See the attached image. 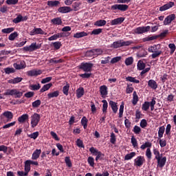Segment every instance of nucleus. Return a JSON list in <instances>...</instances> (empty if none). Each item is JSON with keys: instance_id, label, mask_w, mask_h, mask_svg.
<instances>
[{"instance_id": "obj_1", "label": "nucleus", "mask_w": 176, "mask_h": 176, "mask_svg": "<svg viewBox=\"0 0 176 176\" xmlns=\"http://www.w3.org/2000/svg\"><path fill=\"white\" fill-rule=\"evenodd\" d=\"M161 46L160 44L155 45L153 46H151L148 48V52L149 53H153L151 54L152 58H157V57L160 56V54H162V50H160Z\"/></svg>"}, {"instance_id": "obj_2", "label": "nucleus", "mask_w": 176, "mask_h": 176, "mask_svg": "<svg viewBox=\"0 0 176 176\" xmlns=\"http://www.w3.org/2000/svg\"><path fill=\"white\" fill-rule=\"evenodd\" d=\"M155 105H156V98H153L151 102L146 101L142 105V111L146 112L149 107L151 108V111L155 110Z\"/></svg>"}, {"instance_id": "obj_3", "label": "nucleus", "mask_w": 176, "mask_h": 176, "mask_svg": "<svg viewBox=\"0 0 176 176\" xmlns=\"http://www.w3.org/2000/svg\"><path fill=\"white\" fill-rule=\"evenodd\" d=\"M3 96H14L15 98H21L23 97V91H20L17 89H6Z\"/></svg>"}, {"instance_id": "obj_4", "label": "nucleus", "mask_w": 176, "mask_h": 176, "mask_svg": "<svg viewBox=\"0 0 176 176\" xmlns=\"http://www.w3.org/2000/svg\"><path fill=\"white\" fill-rule=\"evenodd\" d=\"M39 122H41V115L37 113H34L30 117V124L32 129H35L38 124H39Z\"/></svg>"}, {"instance_id": "obj_5", "label": "nucleus", "mask_w": 176, "mask_h": 176, "mask_svg": "<svg viewBox=\"0 0 176 176\" xmlns=\"http://www.w3.org/2000/svg\"><path fill=\"white\" fill-rule=\"evenodd\" d=\"M0 118L3 123H8V122H10V120L13 119V113L9 111H5L2 113Z\"/></svg>"}, {"instance_id": "obj_6", "label": "nucleus", "mask_w": 176, "mask_h": 176, "mask_svg": "<svg viewBox=\"0 0 176 176\" xmlns=\"http://www.w3.org/2000/svg\"><path fill=\"white\" fill-rule=\"evenodd\" d=\"M91 68H93V63H82L79 65V69L84 71V72H91Z\"/></svg>"}, {"instance_id": "obj_7", "label": "nucleus", "mask_w": 176, "mask_h": 176, "mask_svg": "<svg viewBox=\"0 0 176 176\" xmlns=\"http://www.w3.org/2000/svg\"><path fill=\"white\" fill-rule=\"evenodd\" d=\"M41 44L37 45L36 43H33L29 46H25L23 50L25 52H34V50H38V49H41Z\"/></svg>"}, {"instance_id": "obj_8", "label": "nucleus", "mask_w": 176, "mask_h": 176, "mask_svg": "<svg viewBox=\"0 0 176 176\" xmlns=\"http://www.w3.org/2000/svg\"><path fill=\"white\" fill-rule=\"evenodd\" d=\"M129 9V6L126 4H116L111 6V10H120L121 12H126Z\"/></svg>"}, {"instance_id": "obj_9", "label": "nucleus", "mask_w": 176, "mask_h": 176, "mask_svg": "<svg viewBox=\"0 0 176 176\" xmlns=\"http://www.w3.org/2000/svg\"><path fill=\"white\" fill-rule=\"evenodd\" d=\"M151 30V26L139 27L135 30V34H144L148 32Z\"/></svg>"}, {"instance_id": "obj_10", "label": "nucleus", "mask_w": 176, "mask_h": 176, "mask_svg": "<svg viewBox=\"0 0 176 176\" xmlns=\"http://www.w3.org/2000/svg\"><path fill=\"white\" fill-rule=\"evenodd\" d=\"M135 166H137L138 167H141L144 163H145V158L144 156H138L137 157L135 160Z\"/></svg>"}, {"instance_id": "obj_11", "label": "nucleus", "mask_w": 176, "mask_h": 176, "mask_svg": "<svg viewBox=\"0 0 176 176\" xmlns=\"http://www.w3.org/2000/svg\"><path fill=\"white\" fill-rule=\"evenodd\" d=\"M13 66L15 69H24V68L27 67V64L25 63V61L20 60L16 63H14Z\"/></svg>"}, {"instance_id": "obj_12", "label": "nucleus", "mask_w": 176, "mask_h": 176, "mask_svg": "<svg viewBox=\"0 0 176 176\" xmlns=\"http://www.w3.org/2000/svg\"><path fill=\"white\" fill-rule=\"evenodd\" d=\"M100 93L102 98H105L108 96V87L107 85H102L100 87Z\"/></svg>"}, {"instance_id": "obj_13", "label": "nucleus", "mask_w": 176, "mask_h": 176, "mask_svg": "<svg viewBox=\"0 0 176 176\" xmlns=\"http://www.w3.org/2000/svg\"><path fill=\"white\" fill-rule=\"evenodd\" d=\"M175 20V14H172L166 16L164 21V25H168L171 24V22Z\"/></svg>"}, {"instance_id": "obj_14", "label": "nucleus", "mask_w": 176, "mask_h": 176, "mask_svg": "<svg viewBox=\"0 0 176 176\" xmlns=\"http://www.w3.org/2000/svg\"><path fill=\"white\" fill-rule=\"evenodd\" d=\"M175 3L173 1H170L168 3H167L166 4L161 6L160 8V12H164L165 10H168V9H171V8H173V6H174Z\"/></svg>"}, {"instance_id": "obj_15", "label": "nucleus", "mask_w": 176, "mask_h": 176, "mask_svg": "<svg viewBox=\"0 0 176 176\" xmlns=\"http://www.w3.org/2000/svg\"><path fill=\"white\" fill-rule=\"evenodd\" d=\"M124 21V17H119L111 21V25H119Z\"/></svg>"}, {"instance_id": "obj_16", "label": "nucleus", "mask_w": 176, "mask_h": 176, "mask_svg": "<svg viewBox=\"0 0 176 176\" xmlns=\"http://www.w3.org/2000/svg\"><path fill=\"white\" fill-rule=\"evenodd\" d=\"M42 74V70H30L27 72L28 76H38Z\"/></svg>"}, {"instance_id": "obj_17", "label": "nucleus", "mask_w": 176, "mask_h": 176, "mask_svg": "<svg viewBox=\"0 0 176 176\" xmlns=\"http://www.w3.org/2000/svg\"><path fill=\"white\" fill-rule=\"evenodd\" d=\"M41 153H42V150L36 149L32 155V160H36L37 159H39V156H41Z\"/></svg>"}, {"instance_id": "obj_18", "label": "nucleus", "mask_w": 176, "mask_h": 176, "mask_svg": "<svg viewBox=\"0 0 176 176\" xmlns=\"http://www.w3.org/2000/svg\"><path fill=\"white\" fill-rule=\"evenodd\" d=\"M72 11V9L68 6L60 7L58 9V12H59V13H69V12Z\"/></svg>"}, {"instance_id": "obj_19", "label": "nucleus", "mask_w": 176, "mask_h": 176, "mask_svg": "<svg viewBox=\"0 0 176 176\" xmlns=\"http://www.w3.org/2000/svg\"><path fill=\"white\" fill-rule=\"evenodd\" d=\"M30 116H28V114H23L18 118V122H19V123H25V122L28 120Z\"/></svg>"}, {"instance_id": "obj_20", "label": "nucleus", "mask_w": 176, "mask_h": 176, "mask_svg": "<svg viewBox=\"0 0 176 176\" xmlns=\"http://www.w3.org/2000/svg\"><path fill=\"white\" fill-rule=\"evenodd\" d=\"M148 87L151 89H153V90H156L157 89V82L155 81V80H149L148 82Z\"/></svg>"}, {"instance_id": "obj_21", "label": "nucleus", "mask_w": 176, "mask_h": 176, "mask_svg": "<svg viewBox=\"0 0 176 176\" xmlns=\"http://www.w3.org/2000/svg\"><path fill=\"white\" fill-rule=\"evenodd\" d=\"M112 111L114 113L118 112V103L113 102V100H110L109 102Z\"/></svg>"}, {"instance_id": "obj_22", "label": "nucleus", "mask_w": 176, "mask_h": 176, "mask_svg": "<svg viewBox=\"0 0 176 176\" xmlns=\"http://www.w3.org/2000/svg\"><path fill=\"white\" fill-rule=\"evenodd\" d=\"M23 80V78L21 77H16L14 78L10 79L8 80V83L12 85H16V83H20Z\"/></svg>"}, {"instance_id": "obj_23", "label": "nucleus", "mask_w": 176, "mask_h": 176, "mask_svg": "<svg viewBox=\"0 0 176 176\" xmlns=\"http://www.w3.org/2000/svg\"><path fill=\"white\" fill-rule=\"evenodd\" d=\"M51 23L54 25H61L63 24V21L61 18L57 17L51 20Z\"/></svg>"}, {"instance_id": "obj_24", "label": "nucleus", "mask_w": 176, "mask_h": 176, "mask_svg": "<svg viewBox=\"0 0 176 176\" xmlns=\"http://www.w3.org/2000/svg\"><path fill=\"white\" fill-rule=\"evenodd\" d=\"M27 20V17H25L23 19V16L21 15H18L15 19H13V23H14L15 24H18V23H21V21H24Z\"/></svg>"}, {"instance_id": "obj_25", "label": "nucleus", "mask_w": 176, "mask_h": 176, "mask_svg": "<svg viewBox=\"0 0 176 176\" xmlns=\"http://www.w3.org/2000/svg\"><path fill=\"white\" fill-rule=\"evenodd\" d=\"M110 47H113V49H118L119 47H122V41L121 40H118L117 41L113 42Z\"/></svg>"}, {"instance_id": "obj_26", "label": "nucleus", "mask_w": 176, "mask_h": 176, "mask_svg": "<svg viewBox=\"0 0 176 176\" xmlns=\"http://www.w3.org/2000/svg\"><path fill=\"white\" fill-rule=\"evenodd\" d=\"M52 86H53V84L52 82L43 85V87L40 89V93H44V91H47V90H49V89H50Z\"/></svg>"}, {"instance_id": "obj_27", "label": "nucleus", "mask_w": 176, "mask_h": 176, "mask_svg": "<svg viewBox=\"0 0 176 176\" xmlns=\"http://www.w3.org/2000/svg\"><path fill=\"white\" fill-rule=\"evenodd\" d=\"M157 164L160 166V167H163L164 166V164H166V161L167 160V158H166V157H164L162 158H160L157 159Z\"/></svg>"}, {"instance_id": "obj_28", "label": "nucleus", "mask_w": 176, "mask_h": 176, "mask_svg": "<svg viewBox=\"0 0 176 176\" xmlns=\"http://www.w3.org/2000/svg\"><path fill=\"white\" fill-rule=\"evenodd\" d=\"M58 38H63V33L55 34L53 36L48 38V41H56Z\"/></svg>"}, {"instance_id": "obj_29", "label": "nucleus", "mask_w": 176, "mask_h": 176, "mask_svg": "<svg viewBox=\"0 0 176 176\" xmlns=\"http://www.w3.org/2000/svg\"><path fill=\"white\" fill-rule=\"evenodd\" d=\"M107 24V21L105 20H98L96 21L94 23V25H96V27H104V25H105Z\"/></svg>"}, {"instance_id": "obj_30", "label": "nucleus", "mask_w": 176, "mask_h": 176, "mask_svg": "<svg viewBox=\"0 0 176 176\" xmlns=\"http://www.w3.org/2000/svg\"><path fill=\"white\" fill-rule=\"evenodd\" d=\"M85 94V89L83 87H80L76 90V96L77 98H80Z\"/></svg>"}, {"instance_id": "obj_31", "label": "nucleus", "mask_w": 176, "mask_h": 176, "mask_svg": "<svg viewBox=\"0 0 176 176\" xmlns=\"http://www.w3.org/2000/svg\"><path fill=\"white\" fill-rule=\"evenodd\" d=\"M83 36H87V33L85 32H80L74 34V38H83Z\"/></svg>"}, {"instance_id": "obj_32", "label": "nucleus", "mask_w": 176, "mask_h": 176, "mask_svg": "<svg viewBox=\"0 0 176 176\" xmlns=\"http://www.w3.org/2000/svg\"><path fill=\"white\" fill-rule=\"evenodd\" d=\"M137 67H138V69H139V71H142V69H145L146 65L144 63V61L139 60L138 62Z\"/></svg>"}, {"instance_id": "obj_33", "label": "nucleus", "mask_w": 176, "mask_h": 176, "mask_svg": "<svg viewBox=\"0 0 176 176\" xmlns=\"http://www.w3.org/2000/svg\"><path fill=\"white\" fill-rule=\"evenodd\" d=\"M60 96V91H54V92H50L47 94L48 98H54V97H58Z\"/></svg>"}, {"instance_id": "obj_34", "label": "nucleus", "mask_w": 176, "mask_h": 176, "mask_svg": "<svg viewBox=\"0 0 176 176\" xmlns=\"http://www.w3.org/2000/svg\"><path fill=\"white\" fill-rule=\"evenodd\" d=\"M164 131H166V128L164 127V126H162L159 128V130H158L159 138H163V134H164Z\"/></svg>"}, {"instance_id": "obj_35", "label": "nucleus", "mask_w": 176, "mask_h": 176, "mask_svg": "<svg viewBox=\"0 0 176 176\" xmlns=\"http://www.w3.org/2000/svg\"><path fill=\"white\" fill-rule=\"evenodd\" d=\"M102 102H103V104H102V111L103 112V113H107V111L108 109V102H107L106 100H102Z\"/></svg>"}, {"instance_id": "obj_36", "label": "nucleus", "mask_w": 176, "mask_h": 176, "mask_svg": "<svg viewBox=\"0 0 176 176\" xmlns=\"http://www.w3.org/2000/svg\"><path fill=\"white\" fill-rule=\"evenodd\" d=\"M147 149L149 148L151 149V148H152V143L150 142H146L144 144H143L141 146L140 148L144 150V149Z\"/></svg>"}, {"instance_id": "obj_37", "label": "nucleus", "mask_w": 176, "mask_h": 176, "mask_svg": "<svg viewBox=\"0 0 176 176\" xmlns=\"http://www.w3.org/2000/svg\"><path fill=\"white\" fill-rule=\"evenodd\" d=\"M89 122V120L85 116H83L81 119V124L83 126V128L85 129H87V122Z\"/></svg>"}, {"instance_id": "obj_38", "label": "nucleus", "mask_w": 176, "mask_h": 176, "mask_svg": "<svg viewBox=\"0 0 176 176\" xmlns=\"http://www.w3.org/2000/svg\"><path fill=\"white\" fill-rule=\"evenodd\" d=\"M47 5H48V6H50V8H53L54 6H57V5H60V1H48Z\"/></svg>"}, {"instance_id": "obj_39", "label": "nucleus", "mask_w": 176, "mask_h": 176, "mask_svg": "<svg viewBox=\"0 0 176 176\" xmlns=\"http://www.w3.org/2000/svg\"><path fill=\"white\" fill-rule=\"evenodd\" d=\"M14 31V28H8L1 30L3 34H10Z\"/></svg>"}, {"instance_id": "obj_40", "label": "nucleus", "mask_w": 176, "mask_h": 176, "mask_svg": "<svg viewBox=\"0 0 176 176\" xmlns=\"http://www.w3.org/2000/svg\"><path fill=\"white\" fill-rule=\"evenodd\" d=\"M63 93L65 96H68L69 93V84H67L63 87Z\"/></svg>"}, {"instance_id": "obj_41", "label": "nucleus", "mask_w": 176, "mask_h": 176, "mask_svg": "<svg viewBox=\"0 0 176 176\" xmlns=\"http://www.w3.org/2000/svg\"><path fill=\"white\" fill-rule=\"evenodd\" d=\"M133 97L132 103L133 105H137V102H138V95H137V92L133 91Z\"/></svg>"}, {"instance_id": "obj_42", "label": "nucleus", "mask_w": 176, "mask_h": 176, "mask_svg": "<svg viewBox=\"0 0 176 176\" xmlns=\"http://www.w3.org/2000/svg\"><path fill=\"white\" fill-rule=\"evenodd\" d=\"M17 36H19V33H17V32H14L10 34L8 39L9 41H14Z\"/></svg>"}, {"instance_id": "obj_43", "label": "nucleus", "mask_w": 176, "mask_h": 176, "mask_svg": "<svg viewBox=\"0 0 176 176\" xmlns=\"http://www.w3.org/2000/svg\"><path fill=\"white\" fill-rule=\"evenodd\" d=\"M29 89L30 90H39V89H41V84L30 85Z\"/></svg>"}, {"instance_id": "obj_44", "label": "nucleus", "mask_w": 176, "mask_h": 176, "mask_svg": "<svg viewBox=\"0 0 176 176\" xmlns=\"http://www.w3.org/2000/svg\"><path fill=\"white\" fill-rule=\"evenodd\" d=\"M126 80H127L128 82H132V83H140L139 80H137L135 79V78L131 76L126 77Z\"/></svg>"}, {"instance_id": "obj_45", "label": "nucleus", "mask_w": 176, "mask_h": 176, "mask_svg": "<svg viewBox=\"0 0 176 176\" xmlns=\"http://www.w3.org/2000/svg\"><path fill=\"white\" fill-rule=\"evenodd\" d=\"M134 156H135V152H131L124 156V160H131V158Z\"/></svg>"}, {"instance_id": "obj_46", "label": "nucleus", "mask_w": 176, "mask_h": 176, "mask_svg": "<svg viewBox=\"0 0 176 176\" xmlns=\"http://www.w3.org/2000/svg\"><path fill=\"white\" fill-rule=\"evenodd\" d=\"M4 72L8 75H10V74H14L15 70L13 67H7L4 69Z\"/></svg>"}, {"instance_id": "obj_47", "label": "nucleus", "mask_w": 176, "mask_h": 176, "mask_svg": "<svg viewBox=\"0 0 176 176\" xmlns=\"http://www.w3.org/2000/svg\"><path fill=\"white\" fill-rule=\"evenodd\" d=\"M25 172H26L28 174L31 171V165L29 164L27 160L25 162V168H24Z\"/></svg>"}, {"instance_id": "obj_48", "label": "nucleus", "mask_w": 176, "mask_h": 176, "mask_svg": "<svg viewBox=\"0 0 176 176\" xmlns=\"http://www.w3.org/2000/svg\"><path fill=\"white\" fill-rule=\"evenodd\" d=\"M133 63H134V58H133V57H129L126 58L125 59V65L129 66V65H131V64H133Z\"/></svg>"}, {"instance_id": "obj_49", "label": "nucleus", "mask_w": 176, "mask_h": 176, "mask_svg": "<svg viewBox=\"0 0 176 176\" xmlns=\"http://www.w3.org/2000/svg\"><path fill=\"white\" fill-rule=\"evenodd\" d=\"M94 55L95 57H97L98 56H101L103 52L101 49H94Z\"/></svg>"}, {"instance_id": "obj_50", "label": "nucleus", "mask_w": 176, "mask_h": 176, "mask_svg": "<svg viewBox=\"0 0 176 176\" xmlns=\"http://www.w3.org/2000/svg\"><path fill=\"white\" fill-rule=\"evenodd\" d=\"M133 43L132 41H124L121 40V47H123V46H130V45H133Z\"/></svg>"}, {"instance_id": "obj_51", "label": "nucleus", "mask_w": 176, "mask_h": 176, "mask_svg": "<svg viewBox=\"0 0 176 176\" xmlns=\"http://www.w3.org/2000/svg\"><path fill=\"white\" fill-rule=\"evenodd\" d=\"M124 111V104L122 103L120 106L119 109V118H123V112Z\"/></svg>"}, {"instance_id": "obj_52", "label": "nucleus", "mask_w": 176, "mask_h": 176, "mask_svg": "<svg viewBox=\"0 0 176 176\" xmlns=\"http://www.w3.org/2000/svg\"><path fill=\"white\" fill-rule=\"evenodd\" d=\"M41 104H42L41 100H36V101L32 103V106L33 108H38V107L41 106Z\"/></svg>"}, {"instance_id": "obj_53", "label": "nucleus", "mask_w": 176, "mask_h": 176, "mask_svg": "<svg viewBox=\"0 0 176 176\" xmlns=\"http://www.w3.org/2000/svg\"><path fill=\"white\" fill-rule=\"evenodd\" d=\"M168 47L170 50V54H174V52L176 50V46L175 43H170Z\"/></svg>"}, {"instance_id": "obj_54", "label": "nucleus", "mask_w": 176, "mask_h": 176, "mask_svg": "<svg viewBox=\"0 0 176 176\" xmlns=\"http://www.w3.org/2000/svg\"><path fill=\"white\" fill-rule=\"evenodd\" d=\"M102 32V29L101 28H98V29H94L91 33V35H100Z\"/></svg>"}, {"instance_id": "obj_55", "label": "nucleus", "mask_w": 176, "mask_h": 176, "mask_svg": "<svg viewBox=\"0 0 176 176\" xmlns=\"http://www.w3.org/2000/svg\"><path fill=\"white\" fill-rule=\"evenodd\" d=\"M131 142L133 146V148H138V142H137V139L133 136L131 139Z\"/></svg>"}, {"instance_id": "obj_56", "label": "nucleus", "mask_w": 176, "mask_h": 176, "mask_svg": "<svg viewBox=\"0 0 176 176\" xmlns=\"http://www.w3.org/2000/svg\"><path fill=\"white\" fill-rule=\"evenodd\" d=\"M36 35H47V33H45L41 28H36Z\"/></svg>"}, {"instance_id": "obj_57", "label": "nucleus", "mask_w": 176, "mask_h": 176, "mask_svg": "<svg viewBox=\"0 0 176 176\" xmlns=\"http://www.w3.org/2000/svg\"><path fill=\"white\" fill-rule=\"evenodd\" d=\"M28 137L30 138H32L33 140H36V138H38V137H39V132L36 131L34 133H32L30 135H28Z\"/></svg>"}, {"instance_id": "obj_58", "label": "nucleus", "mask_w": 176, "mask_h": 176, "mask_svg": "<svg viewBox=\"0 0 176 176\" xmlns=\"http://www.w3.org/2000/svg\"><path fill=\"white\" fill-rule=\"evenodd\" d=\"M121 60H122V57L121 56H116V57L113 58L111 60V64H115L116 63H118V61H120Z\"/></svg>"}, {"instance_id": "obj_59", "label": "nucleus", "mask_w": 176, "mask_h": 176, "mask_svg": "<svg viewBox=\"0 0 176 176\" xmlns=\"http://www.w3.org/2000/svg\"><path fill=\"white\" fill-rule=\"evenodd\" d=\"M146 156L147 159L151 160L152 159V151H151V148H147L146 151Z\"/></svg>"}, {"instance_id": "obj_60", "label": "nucleus", "mask_w": 176, "mask_h": 176, "mask_svg": "<svg viewBox=\"0 0 176 176\" xmlns=\"http://www.w3.org/2000/svg\"><path fill=\"white\" fill-rule=\"evenodd\" d=\"M89 152H91V153H92L94 156H96L100 151L94 147H91L89 148Z\"/></svg>"}, {"instance_id": "obj_61", "label": "nucleus", "mask_w": 176, "mask_h": 176, "mask_svg": "<svg viewBox=\"0 0 176 176\" xmlns=\"http://www.w3.org/2000/svg\"><path fill=\"white\" fill-rule=\"evenodd\" d=\"M65 162L67 167H72V162H71V159H69V157H66L65 158Z\"/></svg>"}, {"instance_id": "obj_62", "label": "nucleus", "mask_w": 176, "mask_h": 176, "mask_svg": "<svg viewBox=\"0 0 176 176\" xmlns=\"http://www.w3.org/2000/svg\"><path fill=\"white\" fill-rule=\"evenodd\" d=\"M7 5H16L19 3V0H6Z\"/></svg>"}, {"instance_id": "obj_63", "label": "nucleus", "mask_w": 176, "mask_h": 176, "mask_svg": "<svg viewBox=\"0 0 176 176\" xmlns=\"http://www.w3.org/2000/svg\"><path fill=\"white\" fill-rule=\"evenodd\" d=\"M81 5H82V3L80 2H75L72 6L74 10L76 11V10H79V6H80Z\"/></svg>"}, {"instance_id": "obj_64", "label": "nucleus", "mask_w": 176, "mask_h": 176, "mask_svg": "<svg viewBox=\"0 0 176 176\" xmlns=\"http://www.w3.org/2000/svg\"><path fill=\"white\" fill-rule=\"evenodd\" d=\"M26 98H31L33 96H35V93L34 91H29L24 94Z\"/></svg>"}]
</instances>
